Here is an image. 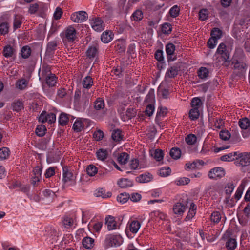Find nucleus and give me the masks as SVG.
<instances>
[{
    "instance_id": "f257e3e1",
    "label": "nucleus",
    "mask_w": 250,
    "mask_h": 250,
    "mask_svg": "<svg viewBox=\"0 0 250 250\" xmlns=\"http://www.w3.org/2000/svg\"><path fill=\"white\" fill-rule=\"evenodd\" d=\"M123 242V239L121 235L116 233L107 234L104 242V247L106 248L117 247Z\"/></svg>"
},
{
    "instance_id": "f03ea898",
    "label": "nucleus",
    "mask_w": 250,
    "mask_h": 250,
    "mask_svg": "<svg viewBox=\"0 0 250 250\" xmlns=\"http://www.w3.org/2000/svg\"><path fill=\"white\" fill-rule=\"evenodd\" d=\"M216 53L220 55V59L222 62V64L226 67L228 66L230 62L229 53L227 50L226 46L224 43H221L219 45Z\"/></svg>"
},
{
    "instance_id": "7ed1b4c3",
    "label": "nucleus",
    "mask_w": 250,
    "mask_h": 250,
    "mask_svg": "<svg viewBox=\"0 0 250 250\" xmlns=\"http://www.w3.org/2000/svg\"><path fill=\"white\" fill-rule=\"evenodd\" d=\"M141 226V223L136 220L130 219L128 221L125 230L128 237H131V233L136 234Z\"/></svg>"
},
{
    "instance_id": "20e7f679",
    "label": "nucleus",
    "mask_w": 250,
    "mask_h": 250,
    "mask_svg": "<svg viewBox=\"0 0 250 250\" xmlns=\"http://www.w3.org/2000/svg\"><path fill=\"white\" fill-rule=\"evenodd\" d=\"M235 163L236 166L246 167L250 164V152H237Z\"/></svg>"
},
{
    "instance_id": "39448f33",
    "label": "nucleus",
    "mask_w": 250,
    "mask_h": 250,
    "mask_svg": "<svg viewBox=\"0 0 250 250\" xmlns=\"http://www.w3.org/2000/svg\"><path fill=\"white\" fill-rule=\"evenodd\" d=\"M62 172V181L63 183L68 185L73 184L75 182V177L71 170H69L67 167H63Z\"/></svg>"
},
{
    "instance_id": "423d86ee",
    "label": "nucleus",
    "mask_w": 250,
    "mask_h": 250,
    "mask_svg": "<svg viewBox=\"0 0 250 250\" xmlns=\"http://www.w3.org/2000/svg\"><path fill=\"white\" fill-rule=\"evenodd\" d=\"M225 174V171L223 168L216 167L211 169L208 172V176L211 179H217L223 177Z\"/></svg>"
},
{
    "instance_id": "0eeeda50",
    "label": "nucleus",
    "mask_w": 250,
    "mask_h": 250,
    "mask_svg": "<svg viewBox=\"0 0 250 250\" xmlns=\"http://www.w3.org/2000/svg\"><path fill=\"white\" fill-rule=\"evenodd\" d=\"M56 115L53 113H47L43 111L39 117V121L42 123L47 122L49 124L54 123L56 121Z\"/></svg>"
},
{
    "instance_id": "6e6552de",
    "label": "nucleus",
    "mask_w": 250,
    "mask_h": 250,
    "mask_svg": "<svg viewBox=\"0 0 250 250\" xmlns=\"http://www.w3.org/2000/svg\"><path fill=\"white\" fill-rule=\"evenodd\" d=\"M88 18L87 13L83 11L74 13L71 15V19L73 21L77 23L83 22Z\"/></svg>"
},
{
    "instance_id": "1a4fd4ad",
    "label": "nucleus",
    "mask_w": 250,
    "mask_h": 250,
    "mask_svg": "<svg viewBox=\"0 0 250 250\" xmlns=\"http://www.w3.org/2000/svg\"><path fill=\"white\" fill-rule=\"evenodd\" d=\"M90 24L92 28L96 31L100 32L104 30V25L103 21L99 18L90 19Z\"/></svg>"
},
{
    "instance_id": "9d476101",
    "label": "nucleus",
    "mask_w": 250,
    "mask_h": 250,
    "mask_svg": "<svg viewBox=\"0 0 250 250\" xmlns=\"http://www.w3.org/2000/svg\"><path fill=\"white\" fill-rule=\"evenodd\" d=\"M76 37V31L75 29L72 26L68 27L64 31L65 41L69 42H73Z\"/></svg>"
},
{
    "instance_id": "9b49d317",
    "label": "nucleus",
    "mask_w": 250,
    "mask_h": 250,
    "mask_svg": "<svg viewBox=\"0 0 250 250\" xmlns=\"http://www.w3.org/2000/svg\"><path fill=\"white\" fill-rule=\"evenodd\" d=\"M105 224L107 226L109 231L119 229L120 225H118L115 219L112 216H108L105 219Z\"/></svg>"
},
{
    "instance_id": "f8f14e48",
    "label": "nucleus",
    "mask_w": 250,
    "mask_h": 250,
    "mask_svg": "<svg viewBox=\"0 0 250 250\" xmlns=\"http://www.w3.org/2000/svg\"><path fill=\"white\" fill-rule=\"evenodd\" d=\"M91 97V93L88 92L86 89L83 90L82 96L80 99L79 104L83 108H85L88 104Z\"/></svg>"
},
{
    "instance_id": "ddd939ff",
    "label": "nucleus",
    "mask_w": 250,
    "mask_h": 250,
    "mask_svg": "<svg viewBox=\"0 0 250 250\" xmlns=\"http://www.w3.org/2000/svg\"><path fill=\"white\" fill-rule=\"evenodd\" d=\"M42 74L45 77L46 83L49 86H52L56 83L57 78L54 74L51 73L47 74V72L45 71V72L43 69Z\"/></svg>"
},
{
    "instance_id": "4468645a",
    "label": "nucleus",
    "mask_w": 250,
    "mask_h": 250,
    "mask_svg": "<svg viewBox=\"0 0 250 250\" xmlns=\"http://www.w3.org/2000/svg\"><path fill=\"white\" fill-rule=\"evenodd\" d=\"M150 215L152 221L158 222L160 220H165L166 218V214L159 210L151 212Z\"/></svg>"
},
{
    "instance_id": "2eb2a0df",
    "label": "nucleus",
    "mask_w": 250,
    "mask_h": 250,
    "mask_svg": "<svg viewBox=\"0 0 250 250\" xmlns=\"http://www.w3.org/2000/svg\"><path fill=\"white\" fill-rule=\"evenodd\" d=\"M186 208V206L184 204L178 202L173 207V211L175 214L182 215Z\"/></svg>"
},
{
    "instance_id": "dca6fc26",
    "label": "nucleus",
    "mask_w": 250,
    "mask_h": 250,
    "mask_svg": "<svg viewBox=\"0 0 250 250\" xmlns=\"http://www.w3.org/2000/svg\"><path fill=\"white\" fill-rule=\"evenodd\" d=\"M84 121L85 120L82 118H78L76 120L73 125V128L75 132H80L83 129Z\"/></svg>"
},
{
    "instance_id": "f3484780",
    "label": "nucleus",
    "mask_w": 250,
    "mask_h": 250,
    "mask_svg": "<svg viewBox=\"0 0 250 250\" xmlns=\"http://www.w3.org/2000/svg\"><path fill=\"white\" fill-rule=\"evenodd\" d=\"M113 36L112 31H106L104 32L101 36V41L105 43H107L109 42L113 39Z\"/></svg>"
},
{
    "instance_id": "a211bd4d",
    "label": "nucleus",
    "mask_w": 250,
    "mask_h": 250,
    "mask_svg": "<svg viewBox=\"0 0 250 250\" xmlns=\"http://www.w3.org/2000/svg\"><path fill=\"white\" fill-rule=\"evenodd\" d=\"M208 121L210 123H214V126L216 129H220L224 125L223 120L219 118L209 116Z\"/></svg>"
},
{
    "instance_id": "6ab92c4d",
    "label": "nucleus",
    "mask_w": 250,
    "mask_h": 250,
    "mask_svg": "<svg viewBox=\"0 0 250 250\" xmlns=\"http://www.w3.org/2000/svg\"><path fill=\"white\" fill-rule=\"evenodd\" d=\"M152 175L149 173H145L142 174L136 178V181L140 183H147L152 179Z\"/></svg>"
},
{
    "instance_id": "aec40b11",
    "label": "nucleus",
    "mask_w": 250,
    "mask_h": 250,
    "mask_svg": "<svg viewBox=\"0 0 250 250\" xmlns=\"http://www.w3.org/2000/svg\"><path fill=\"white\" fill-rule=\"evenodd\" d=\"M198 164L199 165H203L204 162L202 160H195L192 163L188 162L185 165V169L186 170L195 169L197 168Z\"/></svg>"
},
{
    "instance_id": "412c9836",
    "label": "nucleus",
    "mask_w": 250,
    "mask_h": 250,
    "mask_svg": "<svg viewBox=\"0 0 250 250\" xmlns=\"http://www.w3.org/2000/svg\"><path fill=\"white\" fill-rule=\"evenodd\" d=\"M82 243L85 248L90 249L94 246V240L90 237H85L83 239Z\"/></svg>"
},
{
    "instance_id": "4be33fe9",
    "label": "nucleus",
    "mask_w": 250,
    "mask_h": 250,
    "mask_svg": "<svg viewBox=\"0 0 250 250\" xmlns=\"http://www.w3.org/2000/svg\"><path fill=\"white\" fill-rule=\"evenodd\" d=\"M117 184L121 188H127L133 186V182L126 178H122L119 180Z\"/></svg>"
},
{
    "instance_id": "5701e85b",
    "label": "nucleus",
    "mask_w": 250,
    "mask_h": 250,
    "mask_svg": "<svg viewBox=\"0 0 250 250\" xmlns=\"http://www.w3.org/2000/svg\"><path fill=\"white\" fill-rule=\"evenodd\" d=\"M98 49L97 45L89 46L86 51L87 56L90 59L95 57L98 54Z\"/></svg>"
},
{
    "instance_id": "b1692460",
    "label": "nucleus",
    "mask_w": 250,
    "mask_h": 250,
    "mask_svg": "<svg viewBox=\"0 0 250 250\" xmlns=\"http://www.w3.org/2000/svg\"><path fill=\"white\" fill-rule=\"evenodd\" d=\"M150 154L156 161H160L163 160L164 153L160 149H156L150 151Z\"/></svg>"
},
{
    "instance_id": "393cba45",
    "label": "nucleus",
    "mask_w": 250,
    "mask_h": 250,
    "mask_svg": "<svg viewBox=\"0 0 250 250\" xmlns=\"http://www.w3.org/2000/svg\"><path fill=\"white\" fill-rule=\"evenodd\" d=\"M239 126L242 129H247L250 127V120L246 117L240 119L238 122Z\"/></svg>"
},
{
    "instance_id": "a878e982",
    "label": "nucleus",
    "mask_w": 250,
    "mask_h": 250,
    "mask_svg": "<svg viewBox=\"0 0 250 250\" xmlns=\"http://www.w3.org/2000/svg\"><path fill=\"white\" fill-rule=\"evenodd\" d=\"M108 152L106 149H99L96 152V156L98 160H105L108 157Z\"/></svg>"
},
{
    "instance_id": "bb28decb",
    "label": "nucleus",
    "mask_w": 250,
    "mask_h": 250,
    "mask_svg": "<svg viewBox=\"0 0 250 250\" xmlns=\"http://www.w3.org/2000/svg\"><path fill=\"white\" fill-rule=\"evenodd\" d=\"M237 247V242L235 239L229 238L226 242V247L229 250H234Z\"/></svg>"
},
{
    "instance_id": "cd10ccee",
    "label": "nucleus",
    "mask_w": 250,
    "mask_h": 250,
    "mask_svg": "<svg viewBox=\"0 0 250 250\" xmlns=\"http://www.w3.org/2000/svg\"><path fill=\"white\" fill-rule=\"evenodd\" d=\"M237 156V152H231L222 156L220 158V160L223 161H232L235 160H236V157Z\"/></svg>"
},
{
    "instance_id": "c85d7f7f",
    "label": "nucleus",
    "mask_w": 250,
    "mask_h": 250,
    "mask_svg": "<svg viewBox=\"0 0 250 250\" xmlns=\"http://www.w3.org/2000/svg\"><path fill=\"white\" fill-rule=\"evenodd\" d=\"M111 137L114 141L119 142L123 140L124 135L121 130L116 129L112 132Z\"/></svg>"
},
{
    "instance_id": "c756f323",
    "label": "nucleus",
    "mask_w": 250,
    "mask_h": 250,
    "mask_svg": "<svg viewBox=\"0 0 250 250\" xmlns=\"http://www.w3.org/2000/svg\"><path fill=\"white\" fill-rule=\"evenodd\" d=\"M83 87L85 89L90 88L93 84L92 78L89 76H86L83 78L82 81Z\"/></svg>"
},
{
    "instance_id": "7c9ffc66",
    "label": "nucleus",
    "mask_w": 250,
    "mask_h": 250,
    "mask_svg": "<svg viewBox=\"0 0 250 250\" xmlns=\"http://www.w3.org/2000/svg\"><path fill=\"white\" fill-rule=\"evenodd\" d=\"M198 76L201 79H206L209 76L208 69L206 67H201L198 70Z\"/></svg>"
},
{
    "instance_id": "2f4dec72",
    "label": "nucleus",
    "mask_w": 250,
    "mask_h": 250,
    "mask_svg": "<svg viewBox=\"0 0 250 250\" xmlns=\"http://www.w3.org/2000/svg\"><path fill=\"white\" fill-rule=\"evenodd\" d=\"M129 159V155L126 152L120 153L117 157L118 162L121 165L125 164Z\"/></svg>"
},
{
    "instance_id": "473e14b6",
    "label": "nucleus",
    "mask_w": 250,
    "mask_h": 250,
    "mask_svg": "<svg viewBox=\"0 0 250 250\" xmlns=\"http://www.w3.org/2000/svg\"><path fill=\"white\" fill-rule=\"evenodd\" d=\"M28 84V82L25 79L19 80L16 82V87L20 90H23L25 89Z\"/></svg>"
},
{
    "instance_id": "72a5a7b5",
    "label": "nucleus",
    "mask_w": 250,
    "mask_h": 250,
    "mask_svg": "<svg viewBox=\"0 0 250 250\" xmlns=\"http://www.w3.org/2000/svg\"><path fill=\"white\" fill-rule=\"evenodd\" d=\"M57 47V42L56 41H51L49 42L48 43L47 48H46V52L51 54L54 53V51L56 50Z\"/></svg>"
},
{
    "instance_id": "f704fd0d",
    "label": "nucleus",
    "mask_w": 250,
    "mask_h": 250,
    "mask_svg": "<svg viewBox=\"0 0 250 250\" xmlns=\"http://www.w3.org/2000/svg\"><path fill=\"white\" fill-rule=\"evenodd\" d=\"M9 24L7 22H2L0 23V34L5 35L9 32Z\"/></svg>"
},
{
    "instance_id": "c9c22d12",
    "label": "nucleus",
    "mask_w": 250,
    "mask_h": 250,
    "mask_svg": "<svg viewBox=\"0 0 250 250\" xmlns=\"http://www.w3.org/2000/svg\"><path fill=\"white\" fill-rule=\"evenodd\" d=\"M31 49L28 46H24L21 50V55L23 58H28L31 55Z\"/></svg>"
},
{
    "instance_id": "e433bc0d",
    "label": "nucleus",
    "mask_w": 250,
    "mask_h": 250,
    "mask_svg": "<svg viewBox=\"0 0 250 250\" xmlns=\"http://www.w3.org/2000/svg\"><path fill=\"white\" fill-rule=\"evenodd\" d=\"M22 17L20 15L15 16L13 22V28L16 30L20 27L22 23Z\"/></svg>"
},
{
    "instance_id": "4c0bfd02",
    "label": "nucleus",
    "mask_w": 250,
    "mask_h": 250,
    "mask_svg": "<svg viewBox=\"0 0 250 250\" xmlns=\"http://www.w3.org/2000/svg\"><path fill=\"white\" fill-rule=\"evenodd\" d=\"M145 101L149 104H152L155 102V95L153 89H151L146 96Z\"/></svg>"
},
{
    "instance_id": "58836bf2",
    "label": "nucleus",
    "mask_w": 250,
    "mask_h": 250,
    "mask_svg": "<svg viewBox=\"0 0 250 250\" xmlns=\"http://www.w3.org/2000/svg\"><path fill=\"white\" fill-rule=\"evenodd\" d=\"M200 115L199 110L197 108H191L189 112V117L191 120L197 119Z\"/></svg>"
},
{
    "instance_id": "ea45409f",
    "label": "nucleus",
    "mask_w": 250,
    "mask_h": 250,
    "mask_svg": "<svg viewBox=\"0 0 250 250\" xmlns=\"http://www.w3.org/2000/svg\"><path fill=\"white\" fill-rule=\"evenodd\" d=\"M69 121V115L66 113H61L59 118V124L62 126L67 124Z\"/></svg>"
},
{
    "instance_id": "a19ab883",
    "label": "nucleus",
    "mask_w": 250,
    "mask_h": 250,
    "mask_svg": "<svg viewBox=\"0 0 250 250\" xmlns=\"http://www.w3.org/2000/svg\"><path fill=\"white\" fill-rule=\"evenodd\" d=\"M190 181L188 177H180L175 180V183L177 186H184L188 184Z\"/></svg>"
},
{
    "instance_id": "79ce46f5",
    "label": "nucleus",
    "mask_w": 250,
    "mask_h": 250,
    "mask_svg": "<svg viewBox=\"0 0 250 250\" xmlns=\"http://www.w3.org/2000/svg\"><path fill=\"white\" fill-rule=\"evenodd\" d=\"M13 51V48L10 45H7L3 49V54L5 57L9 58L12 56Z\"/></svg>"
},
{
    "instance_id": "37998d69",
    "label": "nucleus",
    "mask_w": 250,
    "mask_h": 250,
    "mask_svg": "<svg viewBox=\"0 0 250 250\" xmlns=\"http://www.w3.org/2000/svg\"><path fill=\"white\" fill-rule=\"evenodd\" d=\"M190 104L192 108H197L198 109H199V108L201 106L202 103L199 98L195 97L192 99Z\"/></svg>"
},
{
    "instance_id": "c03bdc74",
    "label": "nucleus",
    "mask_w": 250,
    "mask_h": 250,
    "mask_svg": "<svg viewBox=\"0 0 250 250\" xmlns=\"http://www.w3.org/2000/svg\"><path fill=\"white\" fill-rule=\"evenodd\" d=\"M9 150L7 147H2L0 149V160H3L8 158Z\"/></svg>"
},
{
    "instance_id": "a18cd8bd",
    "label": "nucleus",
    "mask_w": 250,
    "mask_h": 250,
    "mask_svg": "<svg viewBox=\"0 0 250 250\" xmlns=\"http://www.w3.org/2000/svg\"><path fill=\"white\" fill-rule=\"evenodd\" d=\"M234 67L235 69L240 70L242 73L245 72L247 67V64L244 62H240L238 60L234 62Z\"/></svg>"
},
{
    "instance_id": "49530a36",
    "label": "nucleus",
    "mask_w": 250,
    "mask_h": 250,
    "mask_svg": "<svg viewBox=\"0 0 250 250\" xmlns=\"http://www.w3.org/2000/svg\"><path fill=\"white\" fill-rule=\"evenodd\" d=\"M104 107V101L101 98H98L94 102V108L97 110L103 109Z\"/></svg>"
},
{
    "instance_id": "de8ad7c7",
    "label": "nucleus",
    "mask_w": 250,
    "mask_h": 250,
    "mask_svg": "<svg viewBox=\"0 0 250 250\" xmlns=\"http://www.w3.org/2000/svg\"><path fill=\"white\" fill-rule=\"evenodd\" d=\"M129 198V196L128 194L126 193H123L117 197V200L121 204H124L128 201Z\"/></svg>"
},
{
    "instance_id": "09e8293b",
    "label": "nucleus",
    "mask_w": 250,
    "mask_h": 250,
    "mask_svg": "<svg viewBox=\"0 0 250 250\" xmlns=\"http://www.w3.org/2000/svg\"><path fill=\"white\" fill-rule=\"evenodd\" d=\"M146 134L150 139H153L156 134L157 130L154 126H150L146 130Z\"/></svg>"
},
{
    "instance_id": "8fccbe9b",
    "label": "nucleus",
    "mask_w": 250,
    "mask_h": 250,
    "mask_svg": "<svg viewBox=\"0 0 250 250\" xmlns=\"http://www.w3.org/2000/svg\"><path fill=\"white\" fill-rule=\"evenodd\" d=\"M86 172L90 176H93L98 172L97 168L94 165H90L87 167Z\"/></svg>"
},
{
    "instance_id": "3c124183",
    "label": "nucleus",
    "mask_w": 250,
    "mask_h": 250,
    "mask_svg": "<svg viewBox=\"0 0 250 250\" xmlns=\"http://www.w3.org/2000/svg\"><path fill=\"white\" fill-rule=\"evenodd\" d=\"M211 37L218 40L222 36V31L217 28H213L211 32Z\"/></svg>"
},
{
    "instance_id": "603ef678",
    "label": "nucleus",
    "mask_w": 250,
    "mask_h": 250,
    "mask_svg": "<svg viewBox=\"0 0 250 250\" xmlns=\"http://www.w3.org/2000/svg\"><path fill=\"white\" fill-rule=\"evenodd\" d=\"M171 168L169 167H163L159 170V175L163 177L169 175L171 173Z\"/></svg>"
},
{
    "instance_id": "864d4df0",
    "label": "nucleus",
    "mask_w": 250,
    "mask_h": 250,
    "mask_svg": "<svg viewBox=\"0 0 250 250\" xmlns=\"http://www.w3.org/2000/svg\"><path fill=\"white\" fill-rule=\"evenodd\" d=\"M158 94L161 96L163 98H167L169 94L168 90L163 88L161 85L158 88Z\"/></svg>"
},
{
    "instance_id": "5fc2aeb1",
    "label": "nucleus",
    "mask_w": 250,
    "mask_h": 250,
    "mask_svg": "<svg viewBox=\"0 0 250 250\" xmlns=\"http://www.w3.org/2000/svg\"><path fill=\"white\" fill-rule=\"evenodd\" d=\"M221 218L220 213L218 211H214L212 213L210 219L212 222L214 223H218Z\"/></svg>"
},
{
    "instance_id": "6e6d98bb",
    "label": "nucleus",
    "mask_w": 250,
    "mask_h": 250,
    "mask_svg": "<svg viewBox=\"0 0 250 250\" xmlns=\"http://www.w3.org/2000/svg\"><path fill=\"white\" fill-rule=\"evenodd\" d=\"M23 108V104L20 101H17L12 104V109L13 110L18 112Z\"/></svg>"
},
{
    "instance_id": "4d7b16f0",
    "label": "nucleus",
    "mask_w": 250,
    "mask_h": 250,
    "mask_svg": "<svg viewBox=\"0 0 250 250\" xmlns=\"http://www.w3.org/2000/svg\"><path fill=\"white\" fill-rule=\"evenodd\" d=\"M88 226L89 228H92L95 232H99L101 230L103 223L102 222H98L93 224L90 223Z\"/></svg>"
},
{
    "instance_id": "13d9d810",
    "label": "nucleus",
    "mask_w": 250,
    "mask_h": 250,
    "mask_svg": "<svg viewBox=\"0 0 250 250\" xmlns=\"http://www.w3.org/2000/svg\"><path fill=\"white\" fill-rule=\"evenodd\" d=\"M166 51L167 55L168 62L172 61V43H169L166 46Z\"/></svg>"
},
{
    "instance_id": "bf43d9fd",
    "label": "nucleus",
    "mask_w": 250,
    "mask_h": 250,
    "mask_svg": "<svg viewBox=\"0 0 250 250\" xmlns=\"http://www.w3.org/2000/svg\"><path fill=\"white\" fill-rule=\"evenodd\" d=\"M143 14L142 11L137 10L132 14V18L134 21H139L142 19Z\"/></svg>"
},
{
    "instance_id": "052dcab7",
    "label": "nucleus",
    "mask_w": 250,
    "mask_h": 250,
    "mask_svg": "<svg viewBox=\"0 0 250 250\" xmlns=\"http://www.w3.org/2000/svg\"><path fill=\"white\" fill-rule=\"evenodd\" d=\"M46 128L43 125H38L36 129V133L39 136H43L45 133Z\"/></svg>"
},
{
    "instance_id": "680f3d73",
    "label": "nucleus",
    "mask_w": 250,
    "mask_h": 250,
    "mask_svg": "<svg viewBox=\"0 0 250 250\" xmlns=\"http://www.w3.org/2000/svg\"><path fill=\"white\" fill-rule=\"evenodd\" d=\"M197 140L196 136L194 134H189L186 138V141L189 145H193L195 143Z\"/></svg>"
},
{
    "instance_id": "e2e57ef3",
    "label": "nucleus",
    "mask_w": 250,
    "mask_h": 250,
    "mask_svg": "<svg viewBox=\"0 0 250 250\" xmlns=\"http://www.w3.org/2000/svg\"><path fill=\"white\" fill-rule=\"evenodd\" d=\"M162 32L165 34H169L171 33L172 31V27H171V25L165 23L162 25Z\"/></svg>"
},
{
    "instance_id": "0e129e2a",
    "label": "nucleus",
    "mask_w": 250,
    "mask_h": 250,
    "mask_svg": "<svg viewBox=\"0 0 250 250\" xmlns=\"http://www.w3.org/2000/svg\"><path fill=\"white\" fill-rule=\"evenodd\" d=\"M235 188V186L232 183H228L225 187V193L226 194L230 195V194L233 192Z\"/></svg>"
},
{
    "instance_id": "69168bd1",
    "label": "nucleus",
    "mask_w": 250,
    "mask_h": 250,
    "mask_svg": "<svg viewBox=\"0 0 250 250\" xmlns=\"http://www.w3.org/2000/svg\"><path fill=\"white\" fill-rule=\"evenodd\" d=\"M219 136L222 140L226 141L230 137V133L228 130H222L220 131Z\"/></svg>"
},
{
    "instance_id": "338daca9",
    "label": "nucleus",
    "mask_w": 250,
    "mask_h": 250,
    "mask_svg": "<svg viewBox=\"0 0 250 250\" xmlns=\"http://www.w3.org/2000/svg\"><path fill=\"white\" fill-rule=\"evenodd\" d=\"M199 19L201 21L206 20L208 17V11L206 9L201 10L199 13Z\"/></svg>"
},
{
    "instance_id": "774afa93",
    "label": "nucleus",
    "mask_w": 250,
    "mask_h": 250,
    "mask_svg": "<svg viewBox=\"0 0 250 250\" xmlns=\"http://www.w3.org/2000/svg\"><path fill=\"white\" fill-rule=\"evenodd\" d=\"M181 150L178 147H173V159L178 160L181 156Z\"/></svg>"
}]
</instances>
